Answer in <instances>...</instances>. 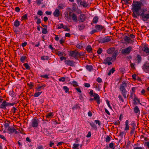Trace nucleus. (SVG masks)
I'll list each match as a JSON object with an SVG mask.
<instances>
[{
    "label": "nucleus",
    "mask_w": 149,
    "mask_h": 149,
    "mask_svg": "<svg viewBox=\"0 0 149 149\" xmlns=\"http://www.w3.org/2000/svg\"><path fill=\"white\" fill-rule=\"evenodd\" d=\"M102 51V50L101 48H99L97 51V52L98 54H101Z\"/></svg>",
    "instance_id": "4d7b16f0"
},
{
    "label": "nucleus",
    "mask_w": 149,
    "mask_h": 149,
    "mask_svg": "<svg viewBox=\"0 0 149 149\" xmlns=\"http://www.w3.org/2000/svg\"><path fill=\"white\" fill-rule=\"evenodd\" d=\"M14 105L13 103H10L6 102V101H3L2 104L0 105V108L5 109L6 107L9 106H12Z\"/></svg>",
    "instance_id": "423d86ee"
},
{
    "label": "nucleus",
    "mask_w": 149,
    "mask_h": 149,
    "mask_svg": "<svg viewBox=\"0 0 149 149\" xmlns=\"http://www.w3.org/2000/svg\"><path fill=\"white\" fill-rule=\"evenodd\" d=\"M77 5L75 3H73L72 5V9L73 11H75L77 9Z\"/></svg>",
    "instance_id": "c9c22d12"
},
{
    "label": "nucleus",
    "mask_w": 149,
    "mask_h": 149,
    "mask_svg": "<svg viewBox=\"0 0 149 149\" xmlns=\"http://www.w3.org/2000/svg\"><path fill=\"white\" fill-rule=\"evenodd\" d=\"M132 49V47L129 46L125 49H123L121 52V53L124 55L128 54H130Z\"/></svg>",
    "instance_id": "20e7f679"
},
{
    "label": "nucleus",
    "mask_w": 149,
    "mask_h": 149,
    "mask_svg": "<svg viewBox=\"0 0 149 149\" xmlns=\"http://www.w3.org/2000/svg\"><path fill=\"white\" fill-rule=\"evenodd\" d=\"M17 130L19 131L20 133L21 134H24V130L22 128H17L16 129Z\"/></svg>",
    "instance_id": "79ce46f5"
},
{
    "label": "nucleus",
    "mask_w": 149,
    "mask_h": 149,
    "mask_svg": "<svg viewBox=\"0 0 149 149\" xmlns=\"http://www.w3.org/2000/svg\"><path fill=\"white\" fill-rule=\"evenodd\" d=\"M111 40V37L106 36L101 40V42L102 43H104L110 41Z\"/></svg>",
    "instance_id": "4468645a"
},
{
    "label": "nucleus",
    "mask_w": 149,
    "mask_h": 149,
    "mask_svg": "<svg viewBox=\"0 0 149 149\" xmlns=\"http://www.w3.org/2000/svg\"><path fill=\"white\" fill-rule=\"evenodd\" d=\"M42 93V91H36V93L34 94L33 96L36 97H38Z\"/></svg>",
    "instance_id": "72a5a7b5"
},
{
    "label": "nucleus",
    "mask_w": 149,
    "mask_h": 149,
    "mask_svg": "<svg viewBox=\"0 0 149 149\" xmlns=\"http://www.w3.org/2000/svg\"><path fill=\"white\" fill-rule=\"evenodd\" d=\"M46 86L45 84H43L42 86H40L38 85L36 88V91L41 92L40 90L41 89H43V88Z\"/></svg>",
    "instance_id": "f3484780"
},
{
    "label": "nucleus",
    "mask_w": 149,
    "mask_h": 149,
    "mask_svg": "<svg viewBox=\"0 0 149 149\" xmlns=\"http://www.w3.org/2000/svg\"><path fill=\"white\" fill-rule=\"evenodd\" d=\"M71 84H72L74 87H76L78 86V82L75 81H73Z\"/></svg>",
    "instance_id": "a878e982"
},
{
    "label": "nucleus",
    "mask_w": 149,
    "mask_h": 149,
    "mask_svg": "<svg viewBox=\"0 0 149 149\" xmlns=\"http://www.w3.org/2000/svg\"><path fill=\"white\" fill-rule=\"evenodd\" d=\"M26 59V57L25 56H22L21 57L20 60L22 63H24V61Z\"/></svg>",
    "instance_id": "a18cd8bd"
},
{
    "label": "nucleus",
    "mask_w": 149,
    "mask_h": 149,
    "mask_svg": "<svg viewBox=\"0 0 149 149\" xmlns=\"http://www.w3.org/2000/svg\"><path fill=\"white\" fill-rule=\"evenodd\" d=\"M106 103H107V104L108 107L111 109H112V107H111V106L110 105V103H109V102L108 100H107L106 101Z\"/></svg>",
    "instance_id": "680f3d73"
},
{
    "label": "nucleus",
    "mask_w": 149,
    "mask_h": 149,
    "mask_svg": "<svg viewBox=\"0 0 149 149\" xmlns=\"http://www.w3.org/2000/svg\"><path fill=\"white\" fill-rule=\"evenodd\" d=\"M37 14L40 15L41 16L43 14V12L41 10H38V12Z\"/></svg>",
    "instance_id": "774afa93"
},
{
    "label": "nucleus",
    "mask_w": 149,
    "mask_h": 149,
    "mask_svg": "<svg viewBox=\"0 0 149 149\" xmlns=\"http://www.w3.org/2000/svg\"><path fill=\"white\" fill-rule=\"evenodd\" d=\"M42 29V33L44 34H46L47 32V28H41Z\"/></svg>",
    "instance_id": "ea45409f"
},
{
    "label": "nucleus",
    "mask_w": 149,
    "mask_h": 149,
    "mask_svg": "<svg viewBox=\"0 0 149 149\" xmlns=\"http://www.w3.org/2000/svg\"><path fill=\"white\" fill-rule=\"evenodd\" d=\"M129 122L128 120H127L125 122V130H129Z\"/></svg>",
    "instance_id": "4be33fe9"
},
{
    "label": "nucleus",
    "mask_w": 149,
    "mask_h": 149,
    "mask_svg": "<svg viewBox=\"0 0 149 149\" xmlns=\"http://www.w3.org/2000/svg\"><path fill=\"white\" fill-rule=\"evenodd\" d=\"M134 110L135 113H138L140 112L139 109L137 106H135L134 108Z\"/></svg>",
    "instance_id": "2f4dec72"
},
{
    "label": "nucleus",
    "mask_w": 149,
    "mask_h": 149,
    "mask_svg": "<svg viewBox=\"0 0 149 149\" xmlns=\"http://www.w3.org/2000/svg\"><path fill=\"white\" fill-rule=\"evenodd\" d=\"M89 94L91 97H94L93 98H90L89 100V101H92L93 100H95L96 101V102L98 104H100V97L97 94L95 93H93V91L92 90H91L89 93Z\"/></svg>",
    "instance_id": "f03ea898"
},
{
    "label": "nucleus",
    "mask_w": 149,
    "mask_h": 149,
    "mask_svg": "<svg viewBox=\"0 0 149 149\" xmlns=\"http://www.w3.org/2000/svg\"><path fill=\"white\" fill-rule=\"evenodd\" d=\"M65 63L68 65L73 66H74V62L73 61L70 60H68L65 61Z\"/></svg>",
    "instance_id": "2eb2a0df"
},
{
    "label": "nucleus",
    "mask_w": 149,
    "mask_h": 149,
    "mask_svg": "<svg viewBox=\"0 0 149 149\" xmlns=\"http://www.w3.org/2000/svg\"><path fill=\"white\" fill-rule=\"evenodd\" d=\"M79 54L78 52L77 51H72L70 52L69 55L70 56L73 57L77 59Z\"/></svg>",
    "instance_id": "ddd939ff"
},
{
    "label": "nucleus",
    "mask_w": 149,
    "mask_h": 149,
    "mask_svg": "<svg viewBox=\"0 0 149 149\" xmlns=\"http://www.w3.org/2000/svg\"><path fill=\"white\" fill-rule=\"evenodd\" d=\"M75 89L78 92L80 93H81V89L79 88H76Z\"/></svg>",
    "instance_id": "052dcab7"
},
{
    "label": "nucleus",
    "mask_w": 149,
    "mask_h": 149,
    "mask_svg": "<svg viewBox=\"0 0 149 149\" xmlns=\"http://www.w3.org/2000/svg\"><path fill=\"white\" fill-rule=\"evenodd\" d=\"M49 74H44V75H42L41 74H40V77L41 78L48 79L49 78Z\"/></svg>",
    "instance_id": "393cba45"
},
{
    "label": "nucleus",
    "mask_w": 149,
    "mask_h": 149,
    "mask_svg": "<svg viewBox=\"0 0 149 149\" xmlns=\"http://www.w3.org/2000/svg\"><path fill=\"white\" fill-rule=\"evenodd\" d=\"M64 14L65 15V16L68 19H70V18H69V14L68 15V12H65L64 13Z\"/></svg>",
    "instance_id": "69168bd1"
},
{
    "label": "nucleus",
    "mask_w": 149,
    "mask_h": 149,
    "mask_svg": "<svg viewBox=\"0 0 149 149\" xmlns=\"http://www.w3.org/2000/svg\"><path fill=\"white\" fill-rule=\"evenodd\" d=\"M111 140V138L110 136H107L106 138V142L108 143Z\"/></svg>",
    "instance_id": "09e8293b"
},
{
    "label": "nucleus",
    "mask_w": 149,
    "mask_h": 149,
    "mask_svg": "<svg viewBox=\"0 0 149 149\" xmlns=\"http://www.w3.org/2000/svg\"><path fill=\"white\" fill-rule=\"evenodd\" d=\"M8 130L9 131L10 133H12L15 132V129L13 127H9Z\"/></svg>",
    "instance_id": "b1692460"
},
{
    "label": "nucleus",
    "mask_w": 149,
    "mask_h": 149,
    "mask_svg": "<svg viewBox=\"0 0 149 149\" xmlns=\"http://www.w3.org/2000/svg\"><path fill=\"white\" fill-rule=\"evenodd\" d=\"M98 17L97 16H95L93 18V22L94 24L97 23L98 21Z\"/></svg>",
    "instance_id": "bb28decb"
},
{
    "label": "nucleus",
    "mask_w": 149,
    "mask_h": 149,
    "mask_svg": "<svg viewBox=\"0 0 149 149\" xmlns=\"http://www.w3.org/2000/svg\"><path fill=\"white\" fill-rule=\"evenodd\" d=\"M78 27L79 30L81 31L85 28V26L83 24H80L78 25Z\"/></svg>",
    "instance_id": "c85d7f7f"
},
{
    "label": "nucleus",
    "mask_w": 149,
    "mask_h": 149,
    "mask_svg": "<svg viewBox=\"0 0 149 149\" xmlns=\"http://www.w3.org/2000/svg\"><path fill=\"white\" fill-rule=\"evenodd\" d=\"M97 32V31L95 29H94L92 31H91V32H90L89 33L91 35H92V34H93L94 33H96V32Z\"/></svg>",
    "instance_id": "5fc2aeb1"
},
{
    "label": "nucleus",
    "mask_w": 149,
    "mask_h": 149,
    "mask_svg": "<svg viewBox=\"0 0 149 149\" xmlns=\"http://www.w3.org/2000/svg\"><path fill=\"white\" fill-rule=\"evenodd\" d=\"M20 24V22L18 20H15L14 23V25L16 27L18 26Z\"/></svg>",
    "instance_id": "7c9ffc66"
},
{
    "label": "nucleus",
    "mask_w": 149,
    "mask_h": 149,
    "mask_svg": "<svg viewBox=\"0 0 149 149\" xmlns=\"http://www.w3.org/2000/svg\"><path fill=\"white\" fill-rule=\"evenodd\" d=\"M28 19V15L26 14L22 16V20H26Z\"/></svg>",
    "instance_id": "f704fd0d"
},
{
    "label": "nucleus",
    "mask_w": 149,
    "mask_h": 149,
    "mask_svg": "<svg viewBox=\"0 0 149 149\" xmlns=\"http://www.w3.org/2000/svg\"><path fill=\"white\" fill-rule=\"evenodd\" d=\"M124 40L128 43L132 42V40L130 38L127 36H125L124 38Z\"/></svg>",
    "instance_id": "412c9836"
},
{
    "label": "nucleus",
    "mask_w": 149,
    "mask_h": 149,
    "mask_svg": "<svg viewBox=\"0 0 149 149\" xmlns=\"http://www.w3.org/2000/svg\"><path fill=\"white\" fill-rule=\"evenodd\" d=\"M24 65L25 66V68L26 69H29L30 67L29 66L28 64L27 63H25L24 64Z\"/></svg>",
    "instance_id": "49530a36"
},
{
    "label": "nucleus",
    "mask_w": 149,
    "mask_h": 149,
    "mask_svg": "<svg viewBox=\"0 0 149 149\" xmlns=\"http://www.w3.org/2000/svg\"><path fill=\"white\" fill-rule=\"evenodd\" d=\"M4 126L6 128H7L9 127V124L8 123L5 122L4 123Z\"/></svg>",
    "instance_id": "e2e57ef3"
},
{
    "label": "nucleus",
    "mask_w": 149,
    "mask_h": 149,
    "mask_svg": "<svg viewBox=\"0 0 149 149\" xmlns=\"http://www.w3.org/2000/svg\"><path fill=\"white\" fill-rule=\"evenodd\" d=\"M87 18V16L84 14H81L79 16L78 20L79 22H83Z\"/></svg>",
    "instance_id": "6e6552de"
},
{
    "label": "nucleus",
    "mask_w": 149,
    "mask_h": 149,
    "mask_svg": "<svg viewBox=\"0 0 149 149\" xmlns=\"http://www.w3.org/2000/svg\"><path fill=\"white\" fill-rule=\"evenodd\" d=\"M115 71V68H112V69H111L110 70L109 72L108 73V75L109 76L111 75V73H113Z\"/></svg>",
    "instance_id": "58836bf2"
},
{
    "label": "nucleus",
    "mask_w": 149,
    "mask_h": 149,
    "mask_svg": "<svg viewBox=\"0 0 149 149\" xmlns=\"http://www.w3.org/2000/svg\"><path fill=\"white\" fill-rule=\"evenodd\" d=\"M118 97L119 98V99L122 102H124V100L122 97V96L120 95H118Z\"/></svg>",
    "instance_id": "6e6d98bb"
},
{
    "label": "nucleus",
    "mask_w": 149,
    "mask_h": 149,
    "mask_svg": "<svg viewBox=\"0 0 149 149\" xmlns=\"http://www.w3.org/2000/svg\"><path fill=\"white\" fill-rule=\"evenodd\" d=\"M69 16L70 19H71L74 22H77L78 18L76 14L70 12L69 13Z\"/></svg>",
    "instance_id": "39448f33"
},
{
    "label": "nucleus",
    "mask_w": 149,
    "mask_h": 149,
    "mask_svg": "<svg viewBox=\"0 0 149 149\" xmlns=\"http://www.w3.org/2000/svg\"><path fill=\"white\" fill-rule=\"evenodd\" d=\"M95 122L96 124H98V125L100 126V125H101V123H100V120H95Z\"/></svg>",
    "instance_id": "0e129e2a"
},
{
    "label": "nucleus",
    "mask_w": 149,
    "mask_h": 149,
    "mask_svg": "<svg viewBox=\"0 0 149 149\" xmlns=\"http://www.w3.org/2000/svg\"><path fill=\"white\" fill-rule=\"evenodd\" d=\"M133 101H136L137 102H138L139 103L141 104V103H140L139 99H138L137 97H136V96H135V97H134V99Z\"/></svg>",
    "instance_id": "de8ad7c7"
},
{
    "label": "nucleus",
    "mask_w": 149,
    "mask_h": 149,
    "mask_svg": "<svg viewBox=\"0 0 149 149\" xmlns=\"http://www.w3.org/2000/svg\"><path fill=\"white\" fill-rule=\"evenodd\" d=\"M142 69L145 72L149 73V63L146 62L143 65Z\"/></svg>",
    "instance_id": "9d476101"
},
{
    "label": "nucleus",
    "mask_w": 149,
    "mask_h": 149,
    "mask_svg": "<svg viewBox=\"0 0 149 149\" xmlns=\"http://www.w3.org/2000/svg\"><path fill=\"white\" fill-rule=\"evenodd\" d=\"M77 2L78 4L80 3V5L84 8L87 7L88 5L85 0H77Z\"/></svg>",
    "instance_id": "f8f14e48"
},
{
    "label": "nucleus",
    "mask_w": 149,
    "mask_h": 149,
    "mask_svg": "<svg viewBox=\"0 0 149 149\" xmlns=\"http://www.w3.org/2000/svg\"><path fill=\"white\" fill-rule=\"evenodd\" d=\"M59 26L58 25H57V29H61V28H63V24H60Z\"/></svg>",
    "instance_id": "8fccbe9b"
},
{
    "label": "nucleus",
    "mask_w": 149,
    "mask_h": 149,
    "mask_svg": "<svg viewBox=\"0 0 149 149\" xmlns=\"http://www.w3.org/2000/svg\"><path fill=\"white\" fill-rule=\"evenodd\" d=\"M127 87V84L124 82H123L122 84H120L119 88V89L121 92V93L125 99L127 97H126V94L127 92L126 89V88Z\"/></svg>",
    "instance_id": "7ed1b4c3"
},
{
    "label": "nucleus",
    "mask_w": 149,
    "mask_h": 149,
    "mask_svg": "<svg viewBox=\"0 0 149 149\" xmlns=\"http://www.w3.org/2000/svg\"><path fill=\"white\" fill-rule=\"evenodd\" d=\"M116 50L114 48H111L107 50V52L109 54H111L116 51Z\"/></svg>",
    "instance_id": "aec40b11"
},
{
    "label": "nucleus",
    "mask_w": 149,
    "mask_h": 149,
    "mask_svg": "<svg viewBox=\"0 0 149 149\" xmlns=\"http://www.w3.org/2000/svg\"><path fill=\"white\" fill-rule=\"evenodd\" d=\"M57 54L58 55V56H65V54L64 52H61L60 51H57Z\"/></svg>",
    "instance_id": "cd10ccee"
},
{
    "label": "nucleus",
    "mask_w": 149,
    "mask_h": 149,
    "mask_svg": "<svg viewBox=\"0 0 149 149\" xmlns=\"http://www.w3.org/2000/svg\"><path fill=\"white\" fill-rule=\"evenodd\" d=\"M73 147L72 148V149H79L78 147L79 146V144L74 143L73 145Z\"/></svg>",
    "instance_id": "e433bc0d"
},
{
    "label": "nucleus",
    "mask_w": 149,
    "mask_h": 149,
    "mask_svg": "<svg viewBox=\"0 0 149 149\" xmlns=\"http://www.w3.org/2000/svg\"><path fill=\"white\" fill-rule=\"evenodd\" d=\"M58 80L60 81L64 82L65 80V78L64 77H61L59 78Z\"/></svg>",
    "instance_id": "603ef678"
},
{
    "label": "nucleus",
    "mask_w": 149,
    "mask_h": 149,
    "mask_svg": "<svg viewBox=\"0 0 149 149\" xmlns=\"http://www.w3.org/2000/svg\"><path fill=\"white\" fill-rule=\"evenodd\" d=\"M61 11L58 9H56L53 13L54 16L56 17H59Z\"/></svg>",
    "instance_id": "dca6fc26"
},
{
    "label": "nucleus",
    "mask_w": 149,
    "mask_h": 149,
    "mask_svg": "<svg viewBox=\"0 0 149 149\" xmlns=\"http://www.w3.org/2000/svg\"><path fill=\"white\" fill-rule=\"evenodd\" d=\"M92 49V48L91 45H88L86 47V50L88 52H91Z\"/></svg>",
    "instance_id": "473e14b6"
},
{
    "label": "nucleus",
    "mask_w": 149,
    "mask_h": 149,
    "mask_svg": "<svg viewBox=\"0 0 149 149\" xmlns=\"http://www.w3.org/2000/svg\"><path fill=\"white\" fill-rule=\"evenodd\" d=\"M42 1L43 0H36V2L37 4L39 6L42 3Z\"/></svg>",
    "instance_id": "37998d69"
},
{
    "label": "nucleus",
    "mask_w": 149,
    "mask_h": 149,
    "mask_svg": "<svg viewBox=\"0 0 149 149\" xmlns=\"http://www.w3.org/2000/svg\"><path fill=\"white\" fill-rule=\"evenodd\" d=\"M84 86L86 87L89 88L90 86V85L88 83H85L84 84Z\"/></svg>",
    "instance_id": "13d9d810"
},
{
    "label": "nucleus",
    "mask_w": 149,
    "mask_h": 149,
    "mask_svg": "<svg viewBox=\"0 0 149 149\" xmlns=\"http://www.w3.org/2000/svg\"><path fill=\"white\" fill-rule=\"evenodd\" d=\"M131 126H132L131 128H135L136 127V125L134 122H132L131 124Z\"/></svg>",
    "instance_id": "864d4df0"
},
{
    "label": "nucleus",
    "mask_w": 149,
    "mask_h": 149,
    "mask_svg": "<svg viewBox=\"0 0 149 149\" xmlns=\"http://www.w3.org/2000/svg\"><path fill=\"white\" fill-rule=\"evenodd\" d=\"M142 50L146 53V55H148L149 54V48L147 47L146 46H144Z\"/></svg>",
    "instance_id": "a211bd4d"
},
{
    "label": "nucleus",
    "mask_w": 149,
    "mask_h": 149,
    "mask_svg": "<svg viewBox=\"0 0 149 149\" xmlns=\"http://www.w3.org/2000/svg\"><path fill=\"white\" fill-rule=\"evenodd\" d=\"M95 28L96 29V30L97 31V32H98L101 31L102 30L103 27L101 25H97L95 26Z\"/></svg>",
    "instance_id": "6ab92c4d"
},
{
    "label": "nucleus",
    "mask_w": 149,
    "mask_h": 149,
    "mask_svg": "<svg viewBox=\"0 0 149 149\" xmlns=\"http://www.w3.org/2000/svg\"><path fill=\"white\" fill-rule=\"evenodd\" d=\"M132 10L133 13L132 16L134 18L137 17V16H140V12L141 10L142 4L140 1H134L132 5Z\"/></svg>",
    "instance_id": "f257e3e1"
},
{
    "label": "nucleus",
    "mask_w": 149,
    "mask_h": 149,
    "mask_svg": "<svg viewBox=\"0 0 149 149\" xmlns=\"http://www.w3.org/2000/svg\"><path fill=\"white\" fill-rule=\"evenodd\" d=\"M90 124L91 126L92 127H93L94 129H95V130H97V127L95 124H94V123L92 124L91 123H90Z\"/></svg>",
    "instance_id": "3c124183"
},
{
    "label": "nucleus",
    "mask_w": 149,
    "mask_h": 149,
    "mask_svg": "<svg viewBox=\"0 0 149 149\" xmlns=\"http://www.w3.org/2000/svg\"><path fill=\"white\" fill-rule=\"evenodd\" d=\"M54 116L53 113L52 112H50L46 115V117L47 118H50L51 117H52Z\"/></svg>",
    "instance_id": "c756f323"
},
{
    "label": "nucleus",
    "mask_w": 149,
    "mask_h": 149,
    "mask_svg": "<svg viewBox=\"0 0 149 149\" xmlns=\"http://www.w3.org/2000/svg\"><path fill=\"white\" fill-rule=\"evenodd\" d=\"M118 52L117 50H116L114 53H113V54L112 55V57L113 58L115 59L117 55Z\"/></svg>",
    "instance_id": "a19ab883"
},
{
    "label": "nucleus",
    "mask_w": 149,
    "mask_h": 149,
    "mask_svg": "<svg viewBox=\"0 0 149 149\" xmlns=\"http://www.w3.org/2000/svg\"><path fill=\"white\" fill-rule=\"evenodd\" d=\"M145 10H144L142 11V12L140 14V16L142 17V19L143 21H147L149 19V13H145Z\"/></svg>",
    "instance_id": "0eeeda50"
},
{
    "label": "nucleus",
    "mask_w": 149,
    "mask_h": 149,
    "mask_svg": "<svg viewBox=\"0 0 149 149\" xmlns=\"http://www.w3.org/2000/svg\"><path fill=\"white\" fill-rule=\"evenodd\" d=\"M63 89L64 90L65 93H67L69 91V88L66 86H64L63 87Z\"/></svg>",
    "instance_id": "c03bdc74"
},
{
    "label": "nucleus",
    "mask_w": 149,
    "mask_h": 149,
    "mask_svg": "<svg viewBox=\"0 0 149 149\" xmlns=\"http://www.w3.org/2000/svg\"><path fill=\"white\" fill-rule=\"evenodd\" d=\"M39 122L36 117L34 118L31 120L32 126L34 128L38 127Z\"/></svg>",
    "instance_id": "1a4fd4ad"
},
{
    "label": "nucleus",
    "mask_w": 149,
    "mask_h": 149,
    "mask_svg": "<svg viewBox=\"0 0 149 149\" xmlns=\"http://www.w3.org/2000/svg\"><path fill=\"white\" fill-rule=\"evenodd\" d=\"M58 8L60 9H62L63 8V5L62 4H60L58 6Z\"/></svg>",
    "instance_id": "338daca9"
},
{
    "label": "nucleus",
    "mask_w": 149,
    "mask_h": 149,
    "mask_svg": "<svg viewBox=\"0 0 149 149\" xmlns=\"http://www.w3.org/2000/svg\"><path fill=\"white\" fill-rule=\"evenodd\" d=\"M112 58L111 57H108L105 58L102 62L103 64L105 65L107 64L108 65H110L112 64L111 61Z\"/></svg>",
    "instance_id": "9b49d317"
},
{
    "label": "nucleus",
    "mask_w": 149,
    "mask_h": 149,
    "mask_svg": "<svg viewBox=\"0 0 149 149\" xmlns=\"http://www.w3.org/2000/svg\"><path fill=\"white\" fill-rule=\"evenodd\" d=\"M96 81L99 83L102 82V79L100 77H98L96 79Z\"/></svg>",
    "instance_id": "bf43d9fd"
},
{
    "label": "nucleus",
    "mask_w": 149,
    "mask_h": 149,
    "mask_svg": "<svg viewBox=\"0 0 149 149\" xmlns=\"http://www.w3.org/2000/svg\"><path fill=\"white\" fill-rule=\"evenodd\" d=\"M49 57L47 56H43L41 57V59L42 60H47L49 59Z\"/></svg>",
    "instance_id": "4c0bfd02"
},
{
    "label": "nucleus",
    "mask_w": 149,
    "mask_h": 149,
    "mask_svg": "<svg viewBox=\"0 0 149 149\" xmlns=\"http://www.w3.org/2000/svg\"><path fill=\"white\" fill-rule=\"evenodd\" d=\"M86 68L89 71H91L93 69V67L91 65H87L86 66Z\"/></svg>",
    "instance_id": "5701e85b"
}]
</instances>
